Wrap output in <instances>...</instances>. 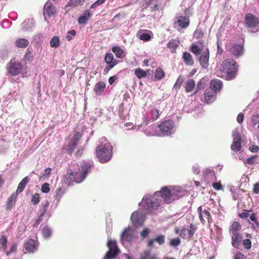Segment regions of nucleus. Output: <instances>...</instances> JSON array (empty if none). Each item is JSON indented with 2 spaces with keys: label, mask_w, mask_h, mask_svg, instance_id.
Returning <instances> with one entry per match:
<instances>
[{
  "label": "nucleus",
  "mask_w": 259,
  "mask_h": 259,
  "mask_svg": "<svg viewBox=\"0 0 259 259\" xmlns=\"http://www.w3.org/2000/svg\"><path fill=\"white\" fill-rule=\"evenodd\" d=\"M233 141L231 148L233 151H238L241 148V138L240 134L236 132L233 134Z\"/></svg>",
  "instance_id": "17"
},
{
  "label": "nucleus",
  "mask_w": 259,
  "mask_h": 259,
  "mask_svg": "<svg viewBox=\"0 0 259 259\" xmlns=\"http://www.w3.org/2000/svg\"><path fill=\"white\" fill-rule=\"evenodd\" d=\"M83 4V2L82 0H69L65 7V10L68 11L70 10L69 7H75Z\"/></svg>",
  "instance_id": "30"
},
{
  "label": "nucleus",
  "mask_w": 259,
  "mask_h": 259,
  "mask_svg": "<svg viewBox=\"0 0 259 259\" xmlns=\"http://www.w3.org/2000/svg\"><path fill=\"white\" fill-rule=\"evenodd\" d=\"M249 150L252 152H256L259 150V146L256 145H252L249 147Z\"/></svg>",
  "instance_id": "64"
},
{
  "label": "nucleus",
  "mask_w": 259,
  "mask_h": 259,
  "mask_svg": "<svg viewBox=\"0 0 259 259\" xmlns=\"http://www.w3.org/2000/svg\"><path fill=\"white\" fill-rule=\"evenodd\" d=\"M133 232L129 227L125 228L121 235V239L126 241L130 242L133 240Z\"/></svg>",
  "instance_id": "22"
},
{
  "label": "nucleus",
  "mask_w": 259,
  "mask_h": 259,
  "mask_svg": "<svg viewBox=\"0 0 259 259\" xmlns=\"http://www.w3.org/2000/svg\"><path fill=\"white\" fill-rule=\"evenodd\" d=\"M233 259H246V257L243 253L237 252L234 254Z\"/></svg>",
  "instance_id": "55"
},
{
  "label": "nucleus",
  "mask_w": 259,
  "mask_h": 259,
  "mask_svg": "<svg viewBox=\"0 0 259 259\" xmlns=\"http://www.w3.org/2000/svg\"><path fill=\"white\" fill-rule=\"evenodd\" d=\"M204 174L205 178H206V177H208L209 175L212 177H215L214 171L212 168H206L204 171Z\"/></svg>",
  "instance_id": "50"
},
{
  "label": "nucleus",
  "mask_w": 259,
  "mask_h": 259,
  "mask_svg": "<svg viewBox=\"0 0 259 259\" xmlns=\"http://www.w3.org/2000/svg\"><path fill=\"white\" fill-rule=\"evenodd\" d=\"M51 171H52L51 168H50V167L47 168L44 170V173L43 174L42 176L45 177H48L50 176V175L51 174Z\"/></svg>",
  "instance_id": "61"
},
{
  "label": "nucleus",
  "mask_w": 259,
  "mask_h": 259,
  "mask_svg": "<svg viewBox=\"0 0 259 259\" xmlns=\"http://www.w3.org/2000/svg\"><path fill=\"white\" fill-rule=\"evenodd\" d=\"M81 137L82 135L79 132L74 134L66 147V152L68 154L70 155L72 154Z\"/></svg>",
  "instance_id": "9"
},
{
  "label": "nucleus",
  "mask_w": 259,
  "mask_h": 259,
  "mask_svg": "<svg viewBox=\"0 0 259 259\" xmlns=\"http://www.w3.org/2000/svg\"><path fill=\"white\" fill-rule=\"evenodd\" d=\"M212 187L215 190L219 191L223 189L222 185L220 182H215L212 184Z\"/></svg>",
  "instance_id": "56"
},
{
  "label": "nucleus",
  "mask_w": 259,
  "mask_h": 259,
  "mask_svg": "<svg viewBox=\"0 0 259 259\" xmlns=\"http://www.w3.org/2000/svg\"><path fill=\"white\" fill-rule=\"evenodd\" d=\"M209 58V52L208 49L206 51H203L201 54L199 61L201 67L203 68H207L208 66V61Z\"/></svg>",
  "instance_id": "18"
},
{
  "label": "nucleus",
  "mask_w": 259,
  "mask_h": 259,
  "mask_svg": "<svg viewBox=\"0 0 259 259\" xmlns=\"http://www.w3.org/2000/svg\"><path fill=\"white\" fill-rule=\"evenodd\" d=\"M42 233L45 237L49 238L51 235V230L48 227H46L43 228Z\"/></svg>",
  "instance_id": "47"
},
{
  "label": "nucleus",
  "mask_w": 259,
  "mask_h": 259,
  "mask_svg": "<svg viewBox=\"0 0 259 259\" xmlns=\"http://www.w3.org/2000/svg\"><path fill=\"white\" fill-rule=\"evenodd\" d=\"M151 36L150 34L144 33L140 34L139 38L143 41H147L150 40Z\"/></svg>",
  "instance_id": "48"
},
{
  "label": "nucleus",
  "mask_w": 259,
  "mask_h": 259,
  "mask_svg": "<svg viewBox=\"0 0 259 259\" xmlns=\"http://www.w3.org/2000/svg\"><path fill=\"white\" fill-rule=\"evenodd\" d=\"M195 87V82L193 79H190L187 80L185 85V91L186 93H189L192 91Z\"/></svg>",
  "instance_id": "33"
},
{
  "label": "nucleus",
  "mask_w": 259,
  "mask_h": 259,
  "mask_svg": "<svg viewBox=\"0 0 259 259\" xmlns=\"http://www.w3.org/2000/svg\"><path fill=\"white\" fill-rule=\"evenodd\" d=\"M150 233V229L148 228H145L140 233L141 237L143 239L146 238Z\"/></svg>",
  "instance_id": "51"
},
{
  "label": "nucleus",
  "mask_w": 259,
  "mask_h": 259,
  "mask_svg": "<svg viewBox=\"0 0 259 259\" xmlns=\"http://www.w3.org/2000/svg\"><path fill=\"white\" fill-rule=\"evenodd\" d=\"M37 242L34 239L28 240L24 244L25 249L28 252H33L37 250Z\"/></svg>",
  "instance_id": "23"
},
{
  "label": "nucleus",
  "mask_w": 259,
  "mask_h": 259,
  "mask_svg": "<svg viewBox=\"0 0 259 259\" xmlns=\"http://www.w3.org/2000/svg\"><path fill=\"white\" fill-rule=\"evenodd\" d=\"M29 44V41L25 38H18L15 41L16 46L20 48H25Z\"/></svg>",
  "instance_id": "31"
},
{
  "label": "nucleus",
  "mask_w": 259,
  "mask_h": 259,
  "mask_svg": "<svg viewBox=\"0 0 259 259\" xmlns=\"http://www.w3.org/2000/svg\"><path fill=\"white\" fill-rule=\"evenodd\" d=\"M104 61L107 65L104 70L107 72L118 63V61L114 59L113 55L111 53H107L106 54Z\"/></svg>",
  "instance_id": "11"
},
{
  "label": "nucleus",
  "mask_w": 259,
  "mask_h": 259,
  "mask_svg": "<svg viewBox=\"0 0 259 259\" xmlns=\"http://www.w3.org/2000/svg\"><path fill=\"white\" fill-rule=\"evenodd\" d=\"M106 85L102 81L97 82L94 88V92L95 93L96 96H100L104 92L105 89Z\"/></svg>",
  "instance_id": "25"
},
{
  "label": "nucleus",
  "mask_w": 259,
  "mask_h": 259,
  "mask_svg": "<svg viewBox=\"0 0 259 259\" xmlns=\"http://www.w3.org/2000/svg\"><path fill=\"white\" fill-rule=\"evenodd\" d=\"M49 206V202L48 200H46L45 202H44L42 203L41 208L40 210V211L41 212L40 213H43V214L45 215L47 212V211L48 210Z\"/></svg>",
  "instance_id": "44"
},
{
  "label": "nucleus",
  "mask_w": 259,
  "mask_h": 259,
  "mask_svg": "<svg viewBox=\"0 0 259 259\" xmlns=\"http://www.w3.org/2000/svg\"><path fill=\"white\" fill-rule=\"evenodd\" d=\"M177 24L181 28H186L190 25L189 16H180L177 18V20L174 23L175 26Z\"/></svg>",
  "instance_id": "19"
},
{
  "label": "nucleus",
  "mask_w": 259,
  "mask_h": 259,
  "mask_svg": "<svg viewBox=\"0 0 259 259\" xmlns=\"http://www.w3.org/2000/svg\"><path fill=\"white\" fill-rule=\"evenodd\" d=\"M56 9L54 4L50 1H48L44 7V15L46 14L49 17L54 16L56 13Z\"/></svg>",
  "instance_id": "16"
},
{
  "label": "nucleus",
  "mask_w": 259,
  "mask_h": 259,
  "mask_svg": "<svg viewBox=\"0 0 259 259\" xmlns=\"http://www.w3.org/2000/svg\"><path fill=\"white\" fill-rule=\"evenodd\" d=\"M243 237L240 233L232 235L231 243L234 247L238 248L242 241Z\"/></svg>",
  "instance_id": "21"
},
{
  "label": "nucleus",
  "mask_w": 259,
  "mask_h": 259,
  "mask_svg": "<svg viewBox=\"0 0 259 259\" xmlns=\"http://www.w3.org/2000/svg\"><path fill=\"white\" fill-rule=\"evenodd\" d=\"M243 245L244 246L245 249L248 250L251 247V242L250 239H246L245 240H242Z\"/></svg>",
  "instance_id": "49"
},
{
  "label": "nucleus",
  "mask_w": 259,
  "mask_h": 259,
  "mask_svg": "<svg viewBox=\"0 0 259 259\" xmlns=\"http://www.w3.org/2000/svg\"><path fill=\"white\" fill-rule=\"evenodd\" d=\"M106 0H97L96 2L93 4L90 7V9H94L100 5L103 4Z\"/></svg>",
  "instance_id": "54"
},
{
  "label": "nucleus",
  "mask_w": 259,
  "mask_h": 259,
  "mask_svg": "<svg viewBox=\"0 0 259 259\" xmlns=\"http://www.w3.org/2000/svg\"><path fill=\"white\" fill-rule=\"evenodd\" d=\"M45 215L43 214V213H40L39 217H38L37 219L36 220L34 226L35 227L38 226V225L40 224V223L42 221V218Z\"/></svg>",
  "instance_id": "58"
},
{
  "label": "nucleus",
  "mask_w": 259,
  "mask_h": 259,
  "mask_svg": "<svg viewBox=\"0 0 259 259\" xmlns=\"http://www.w3.org/2000/svg\"><path fill=\"white\" fill-rule=\"evenodd\" d=\"M9 74L11 76H16L20 73L22 74V77L27 76L28 68L23 66L22 64L19 62H10L7 68Z\"/></svg>",
  "instance_id": "5"
},
{
  "label": "nucleus",
  "mask_w": 259,
  "mask_h": 259,
  "mask_svg": "<svg viewBox=\"0 0 259 259\" xmlns=\"http://www.w3.org/2000/svg\"><path fill=\"white\" fill-rule=\"evenodd\" d=\"M17 193H13L11 197L9 198L7 205H6V209L7 210L11 209L15 205L17 197Z\"/></svg>",
  "instance_id": "26"
},
{
  "label": "nucleus",
  "mask_w": 259,
  "mask_h": 259,
  "mask_svg": "<svg viewBox=\"0 0 259 259\" xmlns=\"http://www.w3.org/2000/svg\"><path fill=\"white\" fill-rule=\"evenodd\" d=\"M135 74L139 79L144 78L147 76L146 72L140 68H138L135 70Z\"/></svg>",
  "instance_id": "38"
},
{
  "label": "nucleus",
  "mask_w": 259,
  "mask_h": 259,
  "mask_svg": "<svg viewBox=\"0 0 259 259\" xmlns=\"http://www.w3.org/2000/svg\"><path fill=\"white\" fill-rule=\"evenodd\" d=\"M109 250L107 252L105 258L106 259H113L115 258L119 253V249L117 246V242L111 239H109L107 242Z\"/></svg>",
  "instance_id": "7"
},
{
  "label": "nucleus",
  "mask_w": 259,
  "mask_h": 259,
  "mask_svg": "<svg viewBox=\"0 0 259 259\" xmlns=\"http://www.w3.org/2000/svg\"><path fill=\"white\" fill-rule=\"evenodd\" d=\"M245 21L248 27L254 28L259 24V19L251 13H248L246 15Z\"/></svg>",
  "instance_id": "13"
},
{
  "label": "nucleus",
  "mask_w": 259,
  "mask_h": 259,
  "mask_svg": "<svg viewBox=\"0 0 259 259\" xmlns=\"http://www.w3.org/2000/svg\"><path fill=\"white\" fill-rule=\"evenodd\" d=\"M227 51L233 56L239 57L243 54V46L241 44H230V46H228Z\"/></svg>",
  "instance_id": "10"
},
{
  "label": "nucleus",
  "mask_w": 259,
  "mask_h": 259,
  "mask_svg": "<svg viewBox=\"0 0 259 259\" xmlns=\"http://www.w3.org/2000/svg\"><path fill=\"white\" fill-rule=\"evenodd\" d=\"M33 55L32 54V52L29 49H27L23 57L24 61L25 62V64H26L27 62L32 61L33 60Z\"/></svg>",
  "instance_id": "39"
},
{
  "label": "nucleus",
  "mask_w": 259,
  "mask_h": 259,
  "mask_svg": "<svg viewBox=\"0 0 259 259\" xmlns=\"http://www.w3.org/2000/svg\"><path fill=\"white\" fill-rule=\"evenodd\" d=\"M223 83L219 79H212L210 82V88L216 93L219 92L222 87Z\"/></svg>",
  "instance_id": "24"
},
{
  "label": "nucleus",
  "mask_w": 259,
  "mask_h": 259,
  "mask_svg": "<svg viewBox=\"0 0 259 259\" xmlns=\"http://www.w3.org/2000/svg\"><path fill=\"white\" fill-rule=\"evenodd\" d=\"M183 59L187 65L193 66L194 65L193 58L189 53L184 52L183 55Z\"/></svg>",
  "instance_id": "29"
},
{
  "label": "nucleus",
  "mask_w": 259,
  "mask_h": 259,
  "mask_svg": "<svg viewBox=\"0 0 259 259\" xmlns=\"http://www.w3.org/2000/svg\"><path fill=\"white\" fill-rule=\"evenodd\" d=\"M210 210V208L209 207H207L206 209H203L202 206H199L197 208L199 218L202 225L205 224L206 220L207 221L209 224L212 222V218Z\"/></svg>",
  "instance_id": "8"
},
{
  "label": "nucleus",
  "mask_w": 259,
  "mask_h": 259,
  "mask_svg": "<svg viewBox=\"0 0 259 259\" xmlns=\"http://www.w3.org/2000/svg\"><path fill=\"white\" fill-rule=\"evenodd\" d=\"M244 119V115L242 113H240L238 114L237 117V121L239 123H241L243 122Z\"/></svg>",
  "instance_id": "60"
},
{
  "label": "nucleus",
  "mask_w": 259,
  "mask_h": 259,
  "mask_svg": "<svg viewBox=\"0 0 259 259\" xmlns=\"http://www.w3.org/2000/svg\"><path fill=\"white\" fill-rule=\"evenodd\" d=\"M257 156H253L248 158L246 160V162L249 164H253L255 163L254 159Z\"/></svg>",
  "instance_id": "59"
},
{
  "label": "nucleus",
  "mask_w": 259,
  "mask_h": 259,
  "mask_svg": "<svg viewBox=\"0 0 259 259\" xmlns=\"http://www.w3.org/2000/svg\"><path fill=\"white\" fill-rule=\"evenodd\" d=\"M175 191H171L168 187H162L159 191L156 192L153 196H145L142 199L141 204L145 206L146 209H156L160 205L161 200L158 198L160 196L166 203H170L176 197H175Z\"/></svg>",
  "instance_id": "2"
},
{
  "label": "nucleus",
  "mask_w": 259,
  "mask_h": 259,
  "mask_svg": "<svg viewBox=\"0 0 259 259\" xmlns=\"http://www.w3.org/2000/svg\"><path fill=\"white\" fill-rule=\"evenodd\" d=\"M40 201V195L38 193H35L33 195L31 198V202L34 205H36L39 203Z\"/></svg>",
  "instance_id": "46"
},
{
  "label": "nucleus",
  "mask_w": 259,
  "mask_h": 259,
  "mask_svg": "<svg viewBox=\"0 0 259 259\" xmlns=\"http://www.w3.org/2000/svg\"><path fill=\"white\" fill-rule=\"evenodd\" d=\"M241 229L240 223L238 222H234L230 228V232L232 234L239 233V230Z\"/></svg>",
  "instance_id": "34"
},
{
  "label": "nucleus",
  "mask_w": 259,
  "mask_h": 259,
  "mask_svg": "<svg viewBox=\"0 0 259 259\" xmlns=\"http://www.w3.org/2000/svg\"><path fill=\"white\" fill-rule=\"evenodd\" d=\"M158 135L160 137L169 136L173 134L176 130L174 122L171 120H165L160 123L158 126Z\"/></svg>",
  "instance_id": "6"
},
{
  "label": "nucleus",
  "mask_w": 259,
  "mask_h": 259,
  "mask_svg": "<svg viewBox=\"0 0 259 259\" xmlns=\"http://www.w3.org/2000/svg\"><path fill=\"white\" fill-rule=\"evenodd\" d=\"M253 191L255 194L259 193V183H257L254 185Z\"/></svg>",
  "instance_id": "63"
},
{
  "label": "nucleus",
  "mask_w": 259,
  "mask_h": 259,
  "mask_svg": "<svg viewBox=\"0 0 259 259\" xmlns=\"http://www.w3.org/2000/svg\"><path fill=\"white\" fill-rule=\"evenodd\" d=\"M139 259H156L155 255L148 250H144L140 253Z\"/></svg>",
  "instance_id": "32"
},
{
  "label": "nucleus",
  "mask_w": 259,
  "mask_h": 259,
  "mask_svg": "<svg viewBox=\"0 0 259 259\" xmlns=\"http://www.w3.org/2000/svg\"><path fill=\"white\" fill-rule=\"evenodd\" d=\"M190 51L196 56H197L200 54L201 49L197 45L193 44L190 47Z\"/></svg>",
  "instance_id": "42"
},
{
  "label": "nucleus",
  "mask_w": 259,
  "mask_h": 259,
  "mask_svg": "<svg viewBox=\"0 0 259 259\" xmlns=\"http://www.w3.org/2000/svg\"><path fill=\"white\" fill-rule=\"evenodd\" d=\"M221 74L220 76H224L226 79H233L237 74L238 66L236 62L233 59H225L221 65Z\"/></svg>",
  "instance_id": "4"
},
{
  "label": "nucleus",
  "mask_w": 259,
  "mask_h": 259,
  "mask_svg": "<svg viewBox=\"0 0 259 259\" xmlns=\"http://www.w3.org/2000/svg\"><path fill=\"white\" fill-rule=\"evenodd\" d=\"M179 44L180 42L178 40L172 39L168 42L167 47L172 52H174L178 48Z\"/></svg>",
  "instance_id": "35"
},
{
  "label": "nucleus",
  "mask_w": 259,
  "mask_h": 259,
  "mask_svg": "<svg viewBox=\"0 0 259 259\" xmlns=\"http://www.w3.org/2000/svg\"><path fill=\"white\" fill-rule=\"evenodd\" d=\"M165 236L164 235H159L155 237L149 239L147 241V245L150 248L154 247V244L155 242L157 243L158 245H162L165 243Z\"/></svg>",
  "instance_id": "14"
},
{
  "label": "nucleus",
  "mask_w": 259,
  "mask_h": 259,
  "mask_svg": "<svg viewBox=\"0 0 259 259\" xmlns=\"http://www.w3.org/2000/svg\"><path fill=\"white\" fill-rule=\"evenodd\" d=\"M92 14L90 12L89 10H85L83 15L80 16L78 19V23L79 24H85L88 19L92 16Z\"/></svg>",
  "instance_id": "27"
},
{
  "label": "nucleus",
  "mask_w": 259,
  "mask_h": 259,
  "mask_svg": "<svg viewBox=\"0 0 259 259\" xmlns=\"http://www.w3.org/2000/svg\"><path fill=\"white\" fill-rule=\"evenodd\" d=\"M217 93L211 89H207L204 93L205 100L207 103L213 102L216 99Z\"/></svg>",
  "instance_id": "20"
},
{
  "label": "nucleus",
  "mask_w": 259,
  "mask_h": 259,
  "mask_svg": "<svg viewBox=\"0 0 259 259\" xmlns=\"http://www.w3.org/2000/svg\"><path fill=\"white\" fill-rule=\"evenodd\" d=\"M93 166V164L90 162H84L80 165L73 164L72 167L71 166L67 169V173L64 177L65 183L72 185L74 183H81L91 172Z\"/></svg>",
  "instance_id": "1"
},
{
  "label": "nucleus",
  "mask_w": 259,
  "mask_h": 259,
  "mask_svg": "<svg viewBox=\"0 0 259 259\" xmlns=\"http://www.w3.org/2000/svg\"><path fill=\"white\" fill-rule=\"evenodd\" d=\"M50 185L49 184L46 183L42 185L41 187V191L44 193H48L50 190Z\"/></svg>",
  "instance_id": "52"
},
{
  "label": "nucleus",
  "mask_w": 259,
  "mask_h": 259,
  "mask_svg": "<svg viewBox=\"0 0 259 259\" xmlns=\"http://www.w3.org/2000/svg\"><path fill=\"white\" fill-rule=\"evenodd\" d=\"M113 147L110 143L105 137L100 139V145L97 146L96 154L101 163L108 162L113 156Z\"/></svg>",
  "instance_id": "3"
},
{
  "label": "nucleus",
  "mask_w": 259,
  "mask_h": 259,
  "mask_svg": "<svg viewBox=\"0 0 259 259\" xmlns=\"http://www.w3.org/2000/svg\"><path fill=\"white\" fill-rule=\"evenodd\" d=\"M25 187V186L23 185L21 183H20L18 186L16 192L15 193H17V195H18V194L21 193L24 190Z\"/></svg>",
  "instance_id": "57"
},
{
  "label": "nucleus",
  "mask_w": 259,
  "mask_h": 259,
  "mask_svg": "<svg viewBox=\"0 0 259 259\" xmlns=\"http://www.w3.org/2000/svg\"><path fill=\"white\" fill-rule=\"evenodd\" d=\"M252 121L255 125L259 122V115H255L252 116Z\"/></svg>",
  "instance_id": "62"
},
{
  "label": "nucleus",
  "mask_w": 259,
  "mask_h": 259,
  "mask_svg": "<svg viewBox=\"0 0 259 259\" xmlns=\"http://www.w3.org/2000/svg\"><path fill=\"white\" fill-rule=\"evenodd\" d=\"M164 76L165 73L162 68L158 67L156 69L155 72V77L156 79L160 80L163 78Z\"/></svg>",
  "instance_id": "40"
},
{
  "label": "nucleus",
  "mask_w": 259,
  "mask_h": 259,
  "mask_svg": "<svg viewBox=\"0 0 259 259\" xmlns=\"http://www.w3.org/2000/svg\"><path fill=\"white\" fill-rule=\"evenodd\" d=\"M196 230L197 227L194 225L191 224L189 226V229L185 228L181 230L180 235L183 238H188L190 239L193 236Z\"/></svg>",
  "instance_id": "15"
},
{
  "label": "nucleus",
  "mask_w": 259,
  "mask_h": 259,
  "mask_svg": "<svg viewBox=\"0 0 259 259\" xmlns=\"http://www.w3.org/2000/svg\"><path fill=\"white\" fill-rule=\"evenodd\" d=\"M149 116L150 120L152 121L156 120L159 116L158 111L156 109H152L149 112Z\"/></svg>",
  "instance_id": "37"
},
{
  "label": "nucleus",
  "mask_w": 259,
  "mask_h": 259,
  "mask_svg": "<svg viewBox=\"0 0 259 259\" xmlns=\"http://www.w3.org/2000/svg\"><path fill=\"white\" fill-rule=\"evenodd\" d=\"M50 46L52 48H57L60 45V41L59 36H54L50 40Z\"/></svg>",
  "instance_id": "36"
},
{
  "label": "nucleus",
  "mask_w": 259,
  "mask_h": 259,
  "mask_svg": "<svg viewBox=\"0 0 259 259\" xmlns=\"http://www.w3.org/2000/svg\"><path fill=\"white\" fill-rule=\"evenodd\" d=\"M111 50L117 58L122 59L125 56L123 50L118 46H114L112 48Z\"/></svg>",
  "instance_id": "28"
},
{
  "label": "nucleus",
  "mask_w": 259,
  "mask_h": 259,
  "mask_svg": "<svg viewBox=\"0 0 259 259\" xmlns=\"http://www.w3.org/2000/svg\"><path fill=\"white\" fill-rule=\"evenodd\" d=\"M131 220L135 226H140L143 224L145 217L142 213L139 211H134L132 214Z\"/></svg>",
  "instance_id": "12"
},
{
  "label": "nucleus",
  "mask_w": 259,
  "mask_h": 259,
  "mask_svg": "<svg viewBox=\"0 0 259 259\" xmlns=\"http://www.w3.org/2000/svg\"><path fill=\"white\" fill-rule=\"evenodd\" d=\"M8 239L6 236H2L0 237V249L3 248L5 250L7 248Z\"/></svg>",
  "instance_id": "43"
},
{
  "label": "nucleus",
  "mask_w": 259,
  "mask_h": 259,
  "mask_svg": "<svg viewBox=\"0 0 259 259\" xmlns=\"http://www.w3.org/2000/svg\"><path fill=\"white\" fill-rule=\"evenodd\" d=\"M184 79L185 78L184 76L180 75L174 85V89L176 90L180 89L184 81Z\"/></svg>",
  "instance_id": "41"
},
{
  "label": "nucleus",
  "mask_w": 259,
  "mask_h": 259,
  "mask_svg": "<svg viewBox=\"0 0 259 259\" xmlns=\"http://www.w3.org/2000/svg\"><path fill=\"white\" fill-rule=\"evenodd\" d=\"M181 243V240L179 238L172 239L170 240L169 244L172 246H177Z\"/></svg>",
  "instance_id": "53"
},
{
  "label": "nucleus",
  "mask_w": 259,
  "mask_h": 259,
  "mask_svg": "<svg viewBox=\"0 0 259 259\" xmlns=\"http://www.w3.org/2000/svg\"><path fill=\"white\" fill-rule=\"evenodd\" d=\"M17 249V244L14 242L11 246L9 251H5L6 255L9 256L11 253L15 252Z\"/></svg>",
  "instance_id": "45"
}]
</instances>
